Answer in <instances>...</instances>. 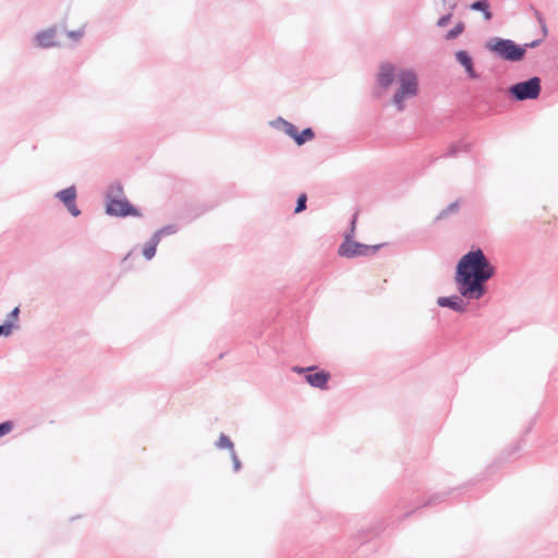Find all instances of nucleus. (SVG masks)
<instances>
[{"mask_svg": "<svg viewBox=\"0 0 558 558\" xmlns=\"http://www.w3.org/2000/svg\"><path fill=\"white\" fill-rule=\"evenodd\" d=\"M483 248L473 244L454 267V284L458 294L439 296L437 305L456 313H464L470 301L480 300L487 293V281L496 275Z\"/></svg>", "mask_w": 558, "mask_h": 558, "instance_id": "f257e3e1", "label": "nucleus"}, {"mask_svg": "<svg viewBox=\"0 0 558 558\" xmlns=\"http://www.w3.org/2000/svg\"><path fill=\"white\" fill-rule=\"evenodd\" d=\"M105 214L114 218H141L143 216L141 208L124 196L123 185L119 181L108 186L105 194Z\"/></svg>", "mask_w": 558, "mask_h": 558, "instance_id": "f03ea898", "label": "nucleus"}, {"mask_svg": "<svg viewBox=\"0 0 558 558\" xmlns=\"http://www.w3.org/2000/svg\"><path fill=\"white\" fill-rule=\"evenodd\" d=\"M397 84V89L390 101L397 111L402 112L407 107L405 101L417 96L420 93L417 73L411 68L399 69Z\"/></svg>", "mask_w": 558, "mask_h": 558, "instance_id": "7ed1b4c3", "label": "nucleus"}, {"mask_svg": "<svg viewBox=\"0 0 558 558\" xmlns=\"http://www.w3.org/2000/svg\"><path fill=\"white\" fill-rule=\"evenodd\" d=\"M484 48L495 58L518 63L524 60V47L513 39L494 36L484 43Z\"/></svg>", "mask_w": 558, "mask_h": 558, "instance_id": "20e7f679", "label": "nucleus"}, {"mask_svg": "<svg viewBox=\"0 0 558 558\" xmlns=\"http://www.w3.org/2000/svg\"><path fill=\"white\" fill-rule=\"evenodd\" d=\"M466 485L450 488L444 492L435 493L430 495L424 502L416 501V500H405V497H401L399 500V504L396 506L397 508L405 509L404 512L397 514L396 512L391 515V518H395V521H401L405 518H409L413 513L418 512L423 507H433L438 504L444 502L447 500L454 492L461 490L465 488Z\"/></svg>", "mask_w": 558, "mask_h": 558, "instance_id": "39448f33", "label": "nucleus"}, {"mask_svg": "<svg viewBox=\"0 0 558 558\" xmlns=\"http://www.w3.org/2000/svg\"><path fill=\"white\" fill-rule=\"evenodd\" d=\"M542 93V80L533 75L526 80L513 83L508 88V95L513 101L535 100Z\"/></svg>", "mask_w": 558, "mask_h": 558, "instance_id": "423d86ee", "label": "nucleus"}, {"mask_svg": "<svg viewBox=\"0 0 558 558\" xmlns=\"http://www.w3.org/2000/svg\"><path fill=\"white\" fill-rule=\"evenodd\" d=\"M386 243L380 244H364L355 239L350 242H341L337 248V254L340 257L353 259L361 256H372L375 255L379 250L385 246Z\"/></svg>", "mask_w": 558, "mask_h": 558, "instance_id": "0eeeda50", "label": "nucleus"}, {"mask_svg": "<svg viewBox=\"0 0 558 558\" xmlns=\"http://www.w3.org/2000/svg\"><path fill=\"white\" fill-rule=\"evenodd\" d=\"M399 69L390 61L381 62L376 73V88L373 90L375 98H380L383 92L397 83Z\"/></svg>", "mask_w": 558, "mask_h": 558, "instance_id": "6e6552de", "label": "nucleus"}, {"mask_svg": "<svg viewBox=\"0 0 558 558\" xmlns=\"http://www.w3.org/2000/svg\"><path fill=\"white\" fill-rule=\"evenodd\" d=\"M54 197L66 208L72 217L76 218L82 214L76 204L77 190L74 184L58 191Z\"/></svg>", "mask_w": 558, "mask_h": 558, "instance_id": "1a4fd4ad", "label": "nucleus"}, {"mask_svg": "<svg viewBox=\"0 0 558 558\" xmlns=\"http://www.w3.org/2000/svg\"><path fill=\"white\" fill-rule=\"evenodd\" d=\"M388 524L389 523H386L385 521H379L368 529H361L359 533L353 536L350 547L355 550L359 546L367 544L374 537L379 535V533L383 532Z\"/></svg>", "mask_w": 558, "mask_h": 558, "instance_id": "9d476101", "label": "nucleus"}, {"mask_svg": "<svg viewBox=\"0 0 558 558\" xmlns=\"http://www.w3.org/2000/svg\"><path fill=\"white\" fill-rule=\"evenodd\" d=\"M456 62L463 68L468 78L477 81L481 78V73L474 68V59L471 52L466 49H459L454 52Z\"/></svg>", "mask_w": 558, "mask_h": 558, "instance_id": "9b49d317", "label": "nucleus"}, {"mask_svg": "<svg viewBox=\"0 0 558 558\" xmlns=\"http://www.w3.org/2000/svg\"><path fill=\"white\" fill-rule=\"evenodd\" d=\"M314 369L308 371V373L304 376V380L313 388H318L320 390H326L329 388L328 381L330 379V373L326 369L319 368L317 365H311Z\"/></svg>", "mask_w": 558, "mask_h": 558, "instance_id": "f8f14e48", "label": "nucleus"}, {"mask_svg": "<svg viewBox=\"0 0 558 558\" xmlns=\"http://www.w3.org/2000/svg\"><path fill=\"white\" fill-rule=\"evenodd\" d=\"M34 45L41 49H49L58 47L60 44L57 40V26H50L46 29L39 31L34 36Z\"/></svg>", "mask_w": 558, "mask_h": 558, "instance_id": "ddd939ff", "label": "nucleus"}, {"mask_svg": "<svg viewBox=\"0 0 558 558\" xmlns=\"http://www.w3.org/2000/svg\"><path fill=\"white\" fill-rule=\"evenodd\" d=\"M507 96L506 90L497 85L490 84L489 86H485L483 88V97L485 101L489 105H497V102L502 101Z\"/></svg>", "mask_w": 558, "mask_h": 558, "instance_id": "4468645a", "label": "nucleus"}, {"mask_svg": "<svg viewBox=\"0 0 558 558\" xmlns=\"http://www.w3.org/2000/svg\"><path fill=\"white\" fill-rule=\"evenodd\" d=\"M269 125L276 130L283 132L291 140H293L294 133L298 130V126L295 124L286 120L282 117H278L275 120L270 121Z\"/></svg>", "mask_w": 558, "mask_h": 558, "instance_id": "2eb2a0df", "label": "nucleus"}, {"mask_svg": "<svg viewBox=\"0 0 558 558\" xmlns=\"http://www.w3.org/2000/svg\"><path fill=\"white\" fill-rule=\"evenodd\" d=\"M469 9L471 11L481 12L486 22L492 21L494 17L488 0H475L469 4Z\"/></svg>", "mask_w": 558, "mask_h": 558, "instance_id": "dca6fc26", "label": "nucleus"}, {"mask_svg": "<svg viewBox=\"0 0 558 558\" xmlns=\"http://www.w3.org/2000/svg\"><path fill=\"white\" fill-rule=\"evenodd\" d=\"M316 136V133L312 126L304 128L302 131L299 129L294 133L293 142L296 146H303L310 141H313Z\"/></svg>", "mask_w": 558, "mask_h": 558, "instance_id": "f3484780", "label": "nucleus"}, {"mask_svg": "<svg viewBox=\"0 0 558 558\" xmlns=\"http://www.w3.org/2000/svg\"><path fill=\"white\" fill-rule=\"evenodd\" d=\"M161 240L154 232L150 239L145 243L142 250V255L146 260H151L157 253V246Z\"/></svg>", "mask_w": 558, "mask_h": 558, "instance_id": "a211bd4d", "label": "nucleus"}, {"mask_svg": "<svg viewBox=\"0 0 558 558\" xmlns=\"http://www.w3.org/2000/svg\"><path fill=\"white\" fill-rule=\"evenodd\" d=\"M471 144L462 141L453 142L449 145L448 150L444 155L445 157H456L459 153H469L471 150Z\"/></svg>", "mask_w": 558, "mask_h": 558, "instance_id": "6ab92c4d", "label": "nucleus"}, {"mask_svg": "<svg viewBox=\"0 0 558 558\" xmlns=\"http://www.w3.org/2000/svg\"><path fill=\"white\" fill-rule=\"evenodd\" d=\"M357 219H359V210H355V213L351 216V218L348 222L347 229L343 233L342 242H350L355 239Z\"/></svg>", "mask_w": 558, "mask_h": 558, "instance_id": "aec40b11", "label": "nucleus"}, {"mask_svg": "<svg viewBox=\"0 0 558 558\" xmlns=\"http://www.w3.org/2000/svg\"><path fill=\"white\" fill-rule=\"evenodd\" d=\"M538 413H536L532 420L530 421L529 425L524 428L523 433H522V436L520 437V439L511 447V452H518L522 449V446L523 444L525 442V437L531 433V430L533 429L534 425L536 424L537 422V418H538Z\"/></svg>", "mask_w": 558, "mask_h": 558, "instance_id": "412c9836", "label": "nucleus"}, {"mask_svg": "<svg viewBox=\"0 0 558 558\" xmlns=\"http://www.w3.org/2000/svg\"><path fill=\"white\" fill-rule=\"evenodd\" d=\"M215 447L219 450H228L229 452L235 449L234 442L225 433H220L218 439L215 441Z\"/></svg>", "mask_w": 558, "mask_h": 558, "instance_id": "4be33fe9", "label": "nucleus"}, {"mask_svg": "<svg viewBox=\"0 0 558 558\" xmlns=\"http://www.w3.org/2000/svg\"><path fill=\"white\" fill-rule=\"evenodd\" d=\"M460 209V202L459 199H456L454 202L450 203L447 207L441 209L439 214L435 217V221H439L441 219L447 218L451 214H457Z\"/></svg>", "mask_w": 558, "mask_h": 558, "instance_id": "5701e85b", "label": "nucleus"}, {"mask_svg": "<svg viewBox=\"0 0 558 558\" xmlns=\"http://www.w3.org/2000/svg\"><path fill=\"white\" fill-rule=\"evenodd\" d=\"M465 31V24L462 21H459L454 24L453 27L447 31L445 34L446 40H453L462 35V33Z\"/></svg>", "mask_w": 558, "mask_h": 558, "instance_id": "b1692460", "label": "nucleus"}, {"mask_svg": "<svg viewBox=\"0 0 558 558\" xmlns=\"http://www.w3.org/2000/svg\"><path fill=\"white\" fill-rule=\"evenodd\" d=\"M20 306H15L10 313H8L5 319L3 320L7 323L11 328L14 330L20 328L19 319H20Z\"/></svg>", "mask_w": 558, "mask_h": 558, "instance_id": "393cba45", "label": "nucleus"}, {"mask_svg": "<svg viewBox=\"0 0 558 558\" xmlns=\"http://www.w3.org/2000/svg\"><path fill=\"white\" fill-rule=\"evenodd\" d=\"M179 231V226L175 223H169L159 228L155 233L161 240L163 236L175 234Z\"/></svg>", "mask_w": 558, "mask_h": 558, "instance_id": "a878e982", "label": "nucleus"}, {"mask_svg": "<svg viewBox=\"0 0 558 558\" xmlns=\"http://www.w3.org/2000/svg\"><path fill=\"white\" fill-rule=\"evenodd\" d=\"M307 208V194L302 192L298 195L293 213L301 214Z\"/></svg>", "mask_w": 558, "mask_h": 558, "instance_id": "bb28decb", "label": "nucleus"}, {"mask_svg": "<svg viewBox=\"0 0 558 558\" xmlns=\"http://www.w3.org/2000/svg\"><path fill=\"white\" fill-rule=\"evenodd\" d=\"M14 428V422L11 420H7L0 423V438L10 434Z\"/></svg>", "mask_w": 558, "mask_h": 558, "instance_id": "cd10ccee", "label": "nucleus"}, {"mask_svg": "<svg viewBox=\"0 0 558 558\" xmlns=\"http://www.w3.org/2000/svg\"><path fill=\"white\" fill-rule=\"evenodd\" d=\"M230 458H231V462H232L233 472H235V473L240 472L242 470L243 465H242V462H241L235 449L230 452Z\"/></svg>", "mask_w": 558, "mask_h": 558, "instance_id": "c85d7f7f", "label": "nucleus"}, {"mask_svg": "<svg viewBox=\"0 0 558 558\" xmlns=\"http://www.w3.org/2000/svg\"><path fill=\"white\" fill-rule=\"evenodd\" d=\"M544 41L543 38H537V39H534L530 43H525V44H521V46L524 47V57L526 56V52L529 49H534V48H537L538 46H541V44Z\"/></svg>", "mask_w": 558, "mask_h": 558, "instance_id": "c756f323", "label": "nucleus"}, {"mask_svg": "<svg viewBox=\"0 0 558 558\" xmlns=\"http://www.w3.org/2000/svg\"><path fill=\"white\" fill-rule=\"evenodd\" d=\"M451 19H452V13H446V14H442L440 15V17L437 20V23L436 25L438 27H446L450 22H451Z\"/></svg>", "mask_w": 558, "mask_h": 558, "instance_id": "7c9ffc66", "label": "nucleus"}, {"mask_svg": "<svg viewBox=\"0 0 558 558\" xmlns=\"http://www.w3.org/2000/svg\"><path fill=\"white\" fill-rule=\"evenodd\" d=\"M66 36L73 41H78L84 36V29H73L66 33Z\"/></svg>", "mask_w": 558, "mask_h": 558, "instance_id": "2f4dec72", "label": "nucleus"}, {"mask_svg": "<svg viewBox=\"0 0 558 558\" xmlns=\"http://www.w3.org/2000/svg\"><path fill=\"white\" fill-rule=\"evenodd\" d=\"M14 329L11 328L7 323L0 324V337H9L13 333Z\"/></svg>", "mask_w": 558, "mask_h": 558, "instance_id": "473e14b6", "label": "nucleus"}, {"mask_svg": "<svg viewBox=\"0 0 558 558\" xmlns=\"http://www.w3.org/2000/svg\"><path fill=\"white\" fill-rule=\"evenodd\" d=\"M291 369H292L293 373L303 375V377H304L308 373V371L314 369V367L295 365Z\"/></svg>", "mask_w": 558, "mask_h": 558, "instance_id": "72a5a7b5", "label": "nucleus"}, {"mask_svg": "<svg viewBox=\"0 0 558 558\" xmlns=\"http://www.w3.org/2000/svg\"><path fill=\"white\" fill-rule=\"evenodd\" d=\"M539 26H541V31H542V37L543 39H545L548 35V29H547V25H546V21L542 22V23H538Z\"/></svg>", "mask_w": 558, "mask_h": 558, "instance_id": "f704fd0d", "label": "nucleus"}, {"mask_svg": "<svg viewBox=\"0 0 558 558\" xmlns=\"http://www.w3.org/2000/svg\"><path fill=\"white\" fill-rule=\"evenodd\" d=\"M533 11L538 23L546 21L544 15L537 9L533 8Z\"/></svg>", "mask_w": 558, "mask_h": 558, "instance_id": "c9c22d12", "label": "nucleus"}, {"mask_svg": "<svg viewBox=\"0 0 558 558\" xmlns=\"http://www.w3.org/2000/svg\"><path fill=\"white\" fill-rule=\"evenodd\" d=\"M496 465H498V466L500 465L499 459L496 460V462H494L492 465L488 466V471L492 473L493 470L496 468Z\"/></svg>", "mask_w": 558, "mask_h": 558, "instance_id": "e433bc0d", "label": "nucleus"}, {"mask_svg": "<svg viewBox=\"0 0 558 558\" xmlns=\"http://www.w3.org/2000/svg\"><path fill=\"white\" fill-rule=\"evenodd\" d=\"M133 256V252L130 251L123 258L122 263L125 264Z\"/></svg>", "mask_w": 558, "mask_h": 558, "instance_id": "4c0bfd02", "label": "nucleus"}, {"mask_svg": "<svg viewBox=\"0 0 558 558\" xmlns=\"http://www.w3.org/2000/svg\"><path fill=\"white\" fill-rule=\"evenodd\" d=\"M214 207H215V205H213V206H208V207H205L204 209H202V211H201L199 214H204V213H206V211L210 210V209H211V208H214Z\"/></svg>", "mask_w": 558, "mask_h": 558, "instance_id": "58836bf2", "label": "nucleus"}, {"mask_svg": "<svg viewBox=\"0 0 558 558\" xmlns=\"http://www.w3.org/2000/svg\"><path fill=\"white\" fill-rule=\"evenodd\" d=\"M514 452H511L510 451H507L506 454H507V459H509ZM502 461H506V458H502Z\"/></svg>", "mask_w": 558, "mask_h": 558, "instance_id": "ea45409f", "label": "nucleus"}, {"mask_svg": "<svg viewBox=\"0 0 558 558\" xmlns=\"http://www.w3.org/2000/svg\"><path fill=\"white\" fill-rule=\"evenodd\" d=\"M227 354V351L219 353L218 359H222Z\"/></svg>", "mask_w": 558, "mask_h": 558, "instance_id": "a19ab883", "label": "nucleus"}]
</instances>
